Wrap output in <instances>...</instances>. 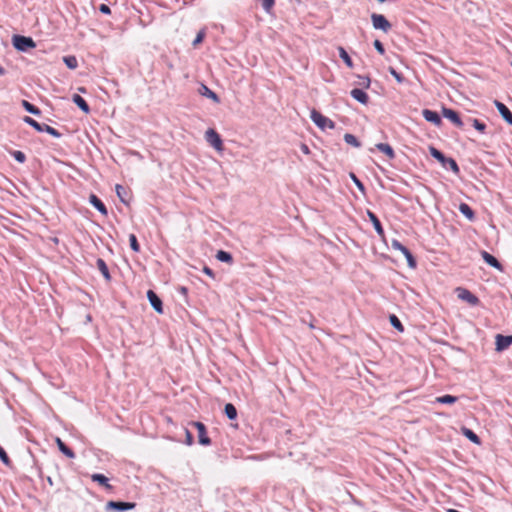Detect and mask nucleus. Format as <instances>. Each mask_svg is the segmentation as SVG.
<instances>
[{"label":"nucleus","mask_w":512,"mask_h":512,"mask_svg":"<svg viewBox=\"0 0 512 512\" xmlns=\"http://www.w3.org/2000/svg\"><path fill=\"white\" fill-rule=\"evenodd\" d=\"M422 115H423V118L427 122H430V123L434 124L435 126L439 127L443 123L442 119H441V116L436 111H433V110H430V109H424L422 111Z\"/></svg>","instance_id":"4468645a"},{"label":"nucleus","mask_w":512,"mask_h":512,"mask_svg":"<svg viewBox=\"0 0 512 512\" xmlns=\"http://www.w3.org/2000/svg\"><path fill=\"white\" fill-rule=\"evenodd\" d=\"M344 141L349 144V145H352L356 148H359L361 147V142L356 138V136H354L353 134H350V133H346L344 135Z\"/></svg>","instance_id":"c9c22d12"},{"label":"nucleus","mask_w":512,"mask_h":512,"mask_svg":"<svg viewBox=\"0 0 512 512\" xmlns=\"http://www.w3.org/2000/svg\"><path fill=\"white\" fill-rule=\"evenodd\" d=\"M12 44L20 52H27L36 47L35 41L31 37L24 35H14L12 37Z\"/></svg>","instance_id":"f03ea898"},{"label":"nucleus","mask_w":512,"mask_h":512,"mask_svg":"<svg viewBox=\"0 0 512 512\" xmlns=\"http://www.w3.org/2000/svg\"><path fill=\"white\" fill-rule=\"evenodd\" d=\"M442 115L444 118L451 121L456 127L462 128L464 123L459 115V113L451 108L442 107Z\"/></svg>","instance_id":"1a4fd4ad"},{"label":"nucleus","mask_w":512,"mask_h":512,"mask_svg":"<svg viewBox=\"0 0 512 512\" xmlns=\"http://www.w3.org/2000/svg\"><path fill=\"white\" fill-rule=\"evenodd\" d=\"M457 291H458V297L461 300L466 301L470 305L476 306L480 303L479 298L475 294H473L471 291H469L465 288H458Z\"/></svg>","instance_id":"9b49d317"},{"label":"nucleus","mask_w":512,"mask_h":512,"mask_svg":"<svg viewBox=\"0 0 512 512\" xmlns=\"http://www.w3.org/2000/svg\"><path fill=\"white\" fill-rule=\"evenodd\" d=\"M459 211L469 220L474 221L476 219V215L474 210L467 203H460Z\"/></svg>","instance_id":"393cba45"},{"label":"nucleus","mask_w":512,"mask_h":512,"mask_svg":"<svg viewBox=\"0 0 512 512\" xmlns=\"http://www.w3.org/2000/svg\"><path fill=\"white\" fill-rule=\"evenodd\" d=\"M457 400H458V397L450 395V394H445V395L436 397L435 402L440 403V404L450 405V404L456 403Z\"/></svg>","instance_id":"c756f323"},{"label":"nucleus","mask_w":512,"mask_h":512,"mask_svg":"<svg viewBox=\"0 0 512 512\" xmlns=\"http://www.w3.org/2000/svg\"><path fill=\"white\" fill-rule=\"evenodd\" d=\"M461 433L468 439L470 440L472 443L474 444H481V439L480 437L474 432L472 431L471 429L463 426L461 428Z\"/></svg>","instance_id":"b1692460"},{"label":"nucleus","mask_w":512,"mask_h":512,"mask_svg":"<svg viewBox=\"0 0 512 512\" xmlns=\"http://www.w3.org/2000/svg\"><path fill=\"white\" fill-rule=\"evenodd\" d=\"M468 121L480 133L483 134V133L486 132L487 125L484 122H482V121H480L479 119H476V118H468Z\"/></svg>","instance_id":"473e14b6"},{"label":"nucleus","mask_w":512,"mask_h":512,"mask_svg":"<svg viewBox=\"0 0 512 512\" xmlns=\"http://www.w3.org/2000/svg\"><path fill=\"white\" fill-rule=\"evenodd\" d=\"M262 8L269 13L275 5V0H260Z\"/></svg>","instance_id":"37998d69"},{"label":"nucleus","mask_w":512,"mask_h":512,"mask_svg":"<svg viewBox=\"0 0 512 512\" xmlns=\"http://www.w3.org/2000/svg\"><path fill=\"white\" fill-rule=\"evenodd\" d=\"M481 256L487 265H489L499 271L503 270V266L499 262V260L496 257H494L492 254H490L489 252L483 250V251H481Z\"/></svg>","instance_id":"2eb2a0df"},{"label":"nucleus","mask_w":512,"mask_h":512,"mask_svg":"<svg viewBox=\"0 0 512 512\" xmlns=\"http://www.w3.org/2000/svg\"><path fill=\"white\" fill-rule=\"evenodd\" d=\"M129 243H130V248L134 252H139L140 251V245L138 243V240H137V237H136L135 234H130L129 235Z\"/></svg>","instance_id":"a19ab883"},{"label":"nucleus","mask_w":512,"mask_h":512,"mask_svg":"<svg viewBox=\"0 0 512 512\" xmlns=\"http://www.w3.org/2000/svg\"><path fill=\"white\" fill-rule=\"evenodd\" d=\"M388 70L398 83L404 82L405 78L401 73L397 72L393 67H389Z\"/></svg>","instance_id":"c03bdc74"},{"label":"nucleus","mask_w":512,"mask_h":512,"mask_svg":"<svg viewBox=\"0 0 512 512\" xmlns=\"http://www.w3.org/2000/svg\"><path fill=\"white\" fill-rule=\"evenodd\" d=\"M136 507L135 502L113 501L110 500L105 505V510L109 512H125L133 510Z\"/></svg>","instance_id":"20e7f679"},{"label":"nucleus","mask_w":512,"mask_h":512,"mask_svg":"<svg viewBox=\"0 0 512 512\" xmlns=\"http://www.w3.org/2000/svg\"><path fill=\"white\" fill-rule=\"evenodd\" d=\"M86 320H91V316H90V315H88V316L86 317Z\"/></svg>","instance_id":"13d9d810"},{"label":"nucleus","mask_w":512,"mask_h":512,"mask_svg":"<svg viewBox=\"0 0 512 512\" xmlns=\"http://www.w3.org/2000/svg\"><path fill=\"white\" fill-rule=\"evenodd\" d=\"M373 27L383 32H388L391 29V23L382 14L373 13L371 15Z\"/></svg>","instance_id":"6e6552de"},{"label":"nucleus","mask_w":512,"mask_h":512,"mask_svg":"<svg viewBox=\"0 0 512 512\" xmlns=\"http://www.w3.org/2000/svg\"><path fill=\"white\" fill-rule=\"evenodd\" d=\"M55 442L61 453H63L66 457L70 459L75 458L76 455L74 451L69 446H67L59 437L55 438Z\"/></svg>","instance_id":"4be33fe9"},{"label":"nucleus","mask_w":512,"mask_h":512,"mask_svg":"<svg viewBox=\"0 0 512 512\" xmlns=\"http://www.w3.org/2000/svg\"><path fill=\"white\" fill-rule=\"evenodd\" d=\"M97 268L101 272L102 276L106 281L111 280V275L106 262L102 258H98L96 261Z\"/></svg>","instance_id":"a878e982"},{"label":"nucleus","mask_w":512,"mask_h":512,"mask_svg":"<svg viewBox=\"0 0 512 512\" xmlns=\"http://www.w3.org/2000/svg\"><path fill=\"white\" fill-rule=\"evenodd\" d=\"M51 126L47 125V124H42L41 123V130H39V132H46L49 130Z\"/></svg>","instance_id":"864d4df0"},{"label":"nucleus","mask_w":512,"mask_h":512,"mask_svg":"<svg viewBox=\"0 0 512 512\" xmlns=\"http://www.w3.org/2000/svg\"><path fill=\"white\" fill-rule=\"evenodd\" d=\"M21 104H22V107L25 109V111H27L30 114H33L35 116H40L42 113L41 110L37 106H35L34 104L30 103L27 100H22Z\"/></svg>","instance_id":"cd10ccee"},{"label":"nucleus","mask_w":512,"mask_h":512,"mask_svg":"<svg viewBox=\"0 0 512 512\" xmlns=\"http://www.w3.org/2000/svg\"><path fill=\"white\" fill-rule=\"evenodd\" d=\"M216 259L220 262L232 264L233 263V256L230 252L219 250L216 253Z\"/></svg>","instance_id":"c85d7f7f"},{"label":"nucleus","mask_w":512,"mask_h":512,"mask_svg":"<svg viewBox=\"0 0 512 512\" xmlns=\"http://www.w3.org/2000/svg\"><path fill=\"white\" fill-rule=\"evenodd\" d=\"M91 479L93 482L98 483L100 486H103L107 490H112V485L109 484V479L101 473H94L91 475Z\"/></svg>","instance_id":"aec40b11"},{"label":"nucleus","mask_w":512,"mask_h":512,"mask_svg":"<svg viewBox=\"0 0 512 512\" xmlns=\"http://www.w3.org/2000/svg\"><path fill=\"white\" fill-rule=\"evenodd\" d=\"M204 37H205L204 31H199L197 33L195 39L193 40V43H192L193 46H197L198 44H200L203 41Z\"/></svg>","instance_id":"de8ad7c7"},{"label":"nucleus","mask_w":512,"mask_h":512,"mask_svg":"<svg viewBox=\"0 0 512 512\" xmlns=\"http://www.w3.org/2000/svg\"><path fill=\"white\" fill-rule=\"evenodd\" d=\"M366 214H367L369 220L371 221L378 236L383 238L385 235V232H384L383 226H382L379 218L377 217V215L370 210H367Z\"/></svg>","instance_id":"dca6fc26"},{"label":"nucleus","mask_w":512,"mask_h":512,"mask_svg":"<svg viewBox=\"0 0 512 512\" xmlns=\"http://www.w3.org/2000/svg\"><path fill=\"white\" fill-rule=\"evenodd\" d=\"M0 460L2 461V463L7 466V467H11V460L9 458V456L7 455L6 451L4 450V448L0 445Z\"/></svg>","instance_id":"79ce46f5"},{"label":"nucleus","mask_w":512,"mask_h":512,"mask_svg":"<svg viewBox=\"0 0 512 512\" xmlns=\"http://www.w3.org/2000/svg\"><path fill=\"white\" fill-rule=\"evenodd\" d=\"M379 3H384L386 0H377Z\"/></svg>","instance_id":"4d7b16f0"},{"label":"nucleus","mask_w":512,"mask_h":512,"mask_svg":"<svg viewBox=\"0 0 512 512\" xmlns=\"http://www.w3.org/2000/svg\"><path fill=\"white\" fill-rule=\"evenodd\" d=\"M10 154L19 163H24L26 161L25 153L20 150L10 151Z\"/></svg>","instance_id":"ea45409f"},{"label":"nucleus","mask_w":512,"mask_h":512,"mask_svg":"<svg viewBox=\"0 0 512 512\" xmlns=\"http://www.w3.org/2000/svg\"><path fill=\"white\" fill-rule=\"evenodd\" d=\"M393 249L400 251L406 258L409 268L415 269L417 267V261L411 251L404 246L400 241L393 239L391 242Z\"/></svg>","instance_id":"39448f33"},{"label":"nucleus","mask_w":512,"mask_h":512,"mask_svg":"<svg viewBox=\"0 0 512 512\" xmlns=\"http://www.w3.org/2000/svg\"><path fill=\"white\" fill-rule=\"evenodd\" d=\"M115 190H116V194H117L118 198L120 199V201L123 204L128 205L129 200L127 198L128 192H127L126 188L124 186H122L121 184H116Z\"/></svg>","instance_id":"bb28decb"},{"label":"nucleus","mask_w":512,"mask_h":512,"mask_svg":"<svg viewBox=\"0 0 512 512\" xmlns=\"http://www.w3.org/2000/svg\"><path fill=\"white\" fill-rule=\"evenodd\" d=\"M494 105L497 108L501 117L509 124L512 125V112L510 109L502 102L498 100H494Z\"/></svg>","instance_id":"ddd939ff"},{"label":"nucleus","mask_w":512,"mask_h":512,"mask_svg":"<svg viewBox=\"0 0 512 512\" xmlns=\"http://www.w3.org/2000/svg\"><path fill=\"white\" fill-rule=\"evenodd\" d=\"M5 73H6V70L4 69V67H2V66L0 65V76L5 75Z\"/></svg>","instance_id":"5fc2aeb1"},{"label":"nucleus","mask_w":512,"mask_h":512,"mask_svg":"<svg viewBox=\"0 0 512 512\" xmlns=\"http://www.w3.org/2000/svg\"><path fill=\"white\" fill-rule=\"evenodd\" d=\"M224 413L229 420H234L237 418V409L232 403L225 404Z\"/></svg>","instance_id":"2f4dec72"},{"label":"nucleus","mask_w":512,"mask_h":512,"mask_svg":"<svg viewBox=\"0 0 512 512\" xmlns=\"http://www.w3.org/2000/svg\"><path fill=\"white\" fill-rule=\"evenodd\" d=\"M184 432H185V444L188 446H191L194 443L193 435L187 428L184 429Z\"/></svg>","instance_id":"49530a36"},{"label":"nucleus","mask_w":512,"mask_h":512,"mask_svg":"<svg viewBox=\"0 0 512 512\" xmlns=\"http://www.w3.org/2000/svg\"><path fill=\"white\" fill-rule=\"evenodd\" d=\"M23 121L28 124L29 126L33 127L37 132L41 130V123L37 122L35 119L29 116H25L23 118Z\"/></svg>","instance_id":"58836bf2"},{"label":"nucleus","mask_w":512,"mask_h":512,"mask_svg":"<svg viewBox=\"0 0 512 512\" xmlns=\"http://www.w3.org/2000/svg\"><path fill=\"white\" fill-rule=\"evenodd\" d=\"M373 45H374V48L376 49V51H377L379 54L383 55V54L385 53L384 45H383V43H382L380 40L376 39V40L373 42Z\"/></svg>","instance_id":"a18cd8bd"},{"label":"nucleus","mask_w":512,"mask_h":512,"mask_svg":"<svg viewBox=\"0 0 512 512\" xmlns=\"http://www.w3.org/2000/svg\"><path fill=\"white\" fill-rule=\"evenodd\" d=\"M349 177L353 181V183L356 185L358 190L361 193L365 194L366 188H365L364 184L362 183V181L353 172H350Z\"/></svg>","instance_id":"e433bc0d"},{"label":"nucleus","mask_w":512,"mask_h":512,"mask_svg":"<svg viewBox=\"0 0 512 512\" xmlns=\"http://www.w3.org/2000/svg\"><path fill=\"white\" fill-rule=\"evenodd\" d=\"M63 62L69 69L74 70L78 67V60L74 55L64 56Z\"/></svg>","instance_id":"f704fd0d"},{"label":"nucleus","mask_w":512,"mask_h":512,"mask_svg":"<svg viewBox=\"0 0 512 512\" xmlns=\"http://www.w3.org/2000/svg\"><path fill=\"white\" fill-rule=\"evenodd\" d=\"M89 203L98 210L102 215L107 216L108 210L105 204L102 202V200L96 196L95 194H90L89 196Z\"/></svg>","instance_id":"f3484780"},{"label":"nucleus","mask_w":512,"mask_h":512,"mask_svg":"<svg viewBox=\"0 0 512 512\" xmlns=\"http://www.w3.org/2000/svg\"><path fill=\"white\" fill-rule=\"evenodd\" d=\"M199 93H200V95H202V96H204L206 98L211 99L215 103H219L220 102L219 96L214 91H212L208 86H206L205 84H201V86L199 88Z\"/></svg>","instance_id":"412c9836"},{"label":"nucleus","mask_w":512,"mask_h":512,"mask_svg":"<svg viewBox=\"0 0 512 512\" xmlns=\"http://www.w3.org/2000/svg\"><path fill=\"white\" fill-rule=\"evenodd\" d=\"M429 153L434 159L440 162L444 168L449 167L456 175L460 173V168L457 162L453 158L445 156V154L436 147L429 146Z\"/></svg>","instance_id":"f257e3e1"},{"label":"nucleus","mask_w":512,"mask_h":512,"mask_svg":"<svg viewBox=\"0 0 512 512\" xmlns=\"http://www.w3.org/2000/svg\"><path fill=\"white\" fill-rule=\"evenodd\" d=\"M203 272H204L207 276H209L210 278L215 279V273H214V271H213L210 267H208V266H204V267H203Z\"/></svg>","instance_id":"3c124183"},{"label":"nucleus","mask_w":512,"mask_h":512,"mask_svg":"<svg viewBox=\"0 0 512 512\" xmlns=\"http://www.w3.org/2000/svg\"><path fill=\"white\" fill-rule=\"evenodd\" d=\"M191 425L197 429L198 443L202 446L211 445V439L207 434V428H206L205 424L200 421H192Z\"/></svg>","instance_id":"423d86ee"},{"label":"nucleus","mask_w":512,"mask_h":512,"mask_svg":"<svg viewBox=\"0 0 512 512\" xmlns=\"http://www.w3.org/2000/svg\"><path fill=\"white\" fill-rule=\"evenodd\" d=\"M310 118L313 121V123L321 130H325L326 128H335V122L329 119L328 117L324 116L321 112L317 111L316 109H313L311 111Z\"/></svg>","instance_id":"7ed1b4c3"},{"label":"nucleus","mask_w":512,"mask_h":512,"mask_svg":"<svg viewBox=\"0 0 512 512\" xmlns=\"http://www.w3.org/2000/svg\"><path fill=\"white\" fill-rule=\"evenodd\" d=\"M339 57L343 60L348 68H353V61L348 52L342 47H338Z\"/></svg>","instance_id":"7c9ffc66"},{"label":"nucleus","mask_w":512,"mask_h":512,"mask_svg":"<svg viewBox=\"0 0 512 512\" xmlns=\"http://www.w3.org/2000/svg\"><path fill=\"white\" fill-rule=\"evenodd\" d=\"M300 150L306 154V155H309L310 154V149L308 147V145H306L305 143H301L300 145Z\"/></svg>","instance_id":"603ef678"},{"label":"nucleus","mask_w":512,"mask_h":512,"mask_svg":"<svg viewBox=\"0 0 512 512\" xmlns=\"http://www.w3.org/2000/svg\"><path fill=\"white\" fill-rule=\"evenodd\" d=\"M389 322H390L391 326L394 329H396L397 331H399V332H403L404 331L403 324L401 323L400 319L395 314H390Z\"/></svg>","instance_id":"72a5a7b5"},{"label":"nucleus","mask_w":512,"mask_h":512,"mask_svg":"<svg viewBox=\"0 0 512 512\" xmlns=\"http://www.w3.org/2000/svg\"><path fill=\"white\" fill-rule=\"evenodd\" d=\"M205 138L206 141L217 151L223 150V141L221 139V136L217 131H215L212 128H209L205 132Z\"/></svg>","instance_id":"0eeeda50"},{"label":"nucleus","mask_w":512,"mask_h":512,"mask_svg":"<svg viewBox=\"0 0 512 512\" xmlns=\"http://www.w3.org/2000/svg\"><path fill=\"white\" fill-rule=\"evenodd\" d=\"M47 134L51 135L54 138H60L62 136V134L57 129L53 128L52 126L47 131Z\"/></svg>","instance_id":"09e8293b"},{"label":"nucleus","mask_w":512,"mask_h":512,"mask_svg":"<svg viewBox=\"0 0 512 512\" xmlns=\"http://www.w3.org/2000/svg\"><path fill=\"white\" fill-rule=\"evenodd\" d=\"M512 345V335L497 334L495 336V351L503 352Z\"/></svg>","instance_id":"9d476101"},{"label":"nucleus","mask_w":512,"mask_h":512,"mask_svg":"<svg viewBox=\"0 0 512 512\" xmlns=\"http://www.w3.org/2000/svg\"><path fill=\"white\" fill-rule=\"evenodd\" d=\"M350 95L353 99H355L357 102L367 105L369 102V96L364 91V89L361 88H354L350 91Z\"/></svg>","instance_id":"a211bd4d"},{"label":"nucleus","mask_w":512,"mask_h":512,"mask_svg":"<svg viewBox=\"0 0 512 512\" xmlns=\"http://www.w3.org/2000/svg\"><path fill=\"white\" fill-rule=\"evenodd\" d=\"M375 147L377 150L384 153L389 159H394L396 156L392 146L388 143H377Z\"/></svg>","instance_id":"5701e85b"},{"label":"nucleus","mask_w":512,"mask_h":512,"mask_svg":"<svg viewBox=\"0 0 512 512\" xmlns=\"http://www.w3.org/2000/svg\"><path fill=\"white\" fill-rule=\"evenodd\" d=\"M72 101L85 114H88L90 112V107L87 101L79 94H74L72 97Z\"/></svg>","instance_id":"6ab92c4d"},{"label":"nucleus","mask_w":512,"mask_h":512,"mask_svg":"<svg viewBox=\"0 0 512 512\" xmlns=\"http://www.w3.org/2000/svg\"><path fill=\"white\" fill-rule=\"evenodd\" d=\"M181 292L182 293H187V288L186 287H181Z\"/></svg>","instance_id":"6e6d98bb"},{"label":"nucleus","mask_w":512,"mask_h":512,"mask_svg":"<svg viewBox=\"0 0 512 512\" xmlns=\"http://www.w3.org/2000/svg\"><path fill=\"white\" fill-rule=\"evenodd\" d=\"M357 78L359 79L357 85L362 87V89H368L370 87L371 79L369 76L357 75Z\"/></svg>","instance_id":"4c0bfd02"},{"label":"nucleus","mask_w":512,"mask_h":512,"mask_svg":"<svg viewBox=\"0 0 512 512\" xmlns=\"http://www.w3.org/2000/svg\"><path fill=\"white\" fill-rule=\"evenodd\" d=\"M99 11L105 15L111 14V9L107 4H101L99 6Z\"/></svg>","instance_id":"8fccbe9b"},{"label":"nucleus","mask_w":512,"mask_h":512,"mask_svg":"<svg viewBox=\"0 0 512 512\" xmlns=\"http://www.w3.org/2000/svg\"><path fill=\"white\" fill-rule=\"evenodd\" d=\"M147 298L152 308L159 314L163 313V302L161 298L153 290L147 291Z\"/></svg>","instance_id":"f8f14e48"}]
</instances>
